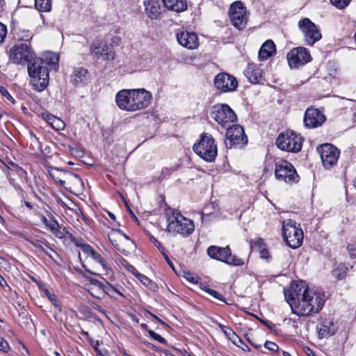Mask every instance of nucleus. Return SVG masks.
Masks as SVG:
<instances>
[{
    "instance_id": "nucleus-1",
    "label": "nucleus",
    "mask_w": 356,
    "mask_h": 356,
    "mask_svg": "<svg viewBox=\"0 0 356 356\" xmlns=\"http://www.w3.org/2000/svg\"><path fill=\"white\" fill-rule=\"evenodd\" d=\"M9 61L16 65L28 64V73L33 88L39 92L49 85V71L58 70V56L47 51L35 58L32 48L26 43L15 44L9 51Z\"/></svg>"
},
{
    "instance_id": "nucleus-2",
    "label": "nucleus",
    "mask_w": 356,
    "mask_h": 356,
    "mask_svg": "<svg viewBox=\"0 0 356 356\" xmlns=\"http://www.w3.org/2000/svg\"><path fill=\"white\" fill-rule=\"evenodd\" d=\"M284 298L292 313L302 317L318 313L325 303L324 293L309 289L302 281L292 282L284 289Z\"/></svg>"
},
{
    "instance_id": "nucleus-3",
    "label": "nucleus",
    "mask_w": 356,
    "mask_h": 356,
    "mask_svg": "<svg viewBox=\"0 0 356 356\" xmlns=\"http://www.w3.org/2000/svg\"><path fill=\"white\" fill-rule=\"evenodd\" d=\"M152 99V93L144 89H122L115 95L118 107L128 112H135L146 108Z\"/></svg>"
},
{
    "instance_id": "nucleus-4",
    "label": "nucleus",
    "mask_w": 356,
    "mask_h": 356,
    "mask_svg": "<svg viewBox=\"0 0 356 356\" xmlns=\"http://www.w3.org/2000/svg\"><path fill=\"white\" fill-rule=\"evenodd\" d=\"M167 221L165 231L172 235L189 236L195 230L193 221L184 217L178 210L169 208L165 211Z\"/></svg>"
},
{
    "instance_id": "nucleus-5",
    "label": "nucleus",
    "mask_w": 356,
    "mask_h": 356,
    "mask_svg": "<svg viewBox=\"0 0 356 356\" xmlns=\"http://www.w3.org/2000/svg\"><path fill=\"white\" fill-rule=\"evenodd\" d=\"M194 152L207 162H213L218 155V147L211 134H202L199 141L193 145Z\"/></svg>"
},
{
    "instance_id": "nucleus-6",
    "label": "nucleus",
    "mask_w": 356,
    "mask_h": 356,
    "mask_svg": "<svg viewBox=\"0 0 356 356\" xmlns=\"http://www.w3.org/2000/svg\"><path fill=\"white\" fill-rule=\"evenodd\" d=\"M282 236L289 247L296 249L302 245L304 234L295 220L287 219L282 222Z\"/></svg>"
},
{
    "instance_id": "nucleus-7",
    "label": "nucleus",
    "mask_w": 356,
    "mask_h": 356,
    "mask_svg": "<svg viewBox=\"0 0 356 356\" xmlns=\"http://www.w3.org/2000/svg\"><path fill=\"white\" fill-rule=\"evenodd\" d=\"M210 117L225 129L237 121L236 113L227 104H214L211 108Z\"/></svg>"
},
{
    "instance_id": "nucleus-8",
    "label": "nucleus",
    "mask_w": 356,
    "mask_h": 356,
    "mask_svg": "<svg viewBox=\"0 0 356 356\" xmlns=\"http://www.w3.org/2000/svg\"><path fill=\"white\" fill-rule=\"evenodd\" d=\"M208 255L213 259L224 262L228 265L238 266L244 264L243 259L232 254L229 246L219 247L211 245L207 248Z\"/></svg>"
},
{
    "instance_id": "nucleus-9",
    "label": "nucleus",
    "mask_w": 356,
    "mask_h": 356,
    "mask_svg": "<svg viewBox=\"0 0 356 356\" xmlns=\"http://www.w3.org/2000/svg\"><path fill=\"white\" fill-rule=\"evenodd\" d=\"M275 177L279 181L288 184H296L300 177L294 166L286 160L277 161L275 165Z\"/></svg>"
},
{
    "instance_id": "nucleus-10",
    "label": "nucleus",
    "mask_w": 356,
    "mask_h": 356,
    "mask_svg": "<svg viewBox=\"0 0 356 356\" xmlns=\"http://www.w3.org/2000/svg\"><path fill=\"white\" fill-rule=\"evenodd\" d=\"M225 144L227 148H241L248 143L243 128L236 123L227 127Z\"/></svg>"
},
{
    "instance_id": "nucleus-11",
    "label": "nucleus",
    "mask_w": 356,
    "mask_h": 356,
    "mask_svg": "<svg viewBox=\"0 0 356 356\" xmlns=\"http://www.w3.org/2000/svg\"><path fill=\"white\" fill-rule=\"evenodd\" d=\"M276 145L282 150L298 152L302 149V138L293 131L281 133L276 140Z\"/></svg>"
},
{
    "instance_id": "nucleus-12",
    "label": "nucleus",
    "mask_w": 356,
    "mask_h": 356,
    "mask_svg": "<svg viewBox=\"0 0 356 356\" xmlns=\"http://www.w3.org/2000/svg\"><path fill=\"white\" fill-rule=\"evenodd\" d=\"M298 27L303 34L305 42L307 45L314 44L322 38L319 29L309 18L300 20Z\"/></svg>"
},
{
    "instance_id": "nucleus-13",
    "label": "nucleus",
    "mask_w": 356,
    "mask_h": 356,
    "mask_svg": "<svg viewBox=\"0 0 356 356\" xmlns=\"http://www.w3.org/2000/svg\"><path fill=\"white\" fill-rule=\"evenodd\" d=\"M90 52L91 56L97 60L112 61L115 57L113 48L109 47L106 42L99 40L92 41L90 46Z\"/></svg>"
},
{
    "instance_id": "nucleus-14",
    "label": "nucleus",
    "mask_w": 356,
    "mask_h": 356,
    "mask_svg": "<svg viewBox=\"0 0 356 356\" xmlns=\"http://www.w3.org/2000/svg\"><path fill=\"white\" fill-rule=\"evenodd\" d=\"M229 17L232 25L238 30L243 29L247 24L246 8L241 1H235L229 8Z\"/></svg>"
},
{
    "instance_id": "nucleus-15",
    "label": "nucleus",
    "mask_w": 356,
    "mask_h": 356,
    "mask_svg": "<svg viewBox=\"0 0 356 356\" xmlns=\"http://www.w3.org/2000/svg\"><path fill=\"white\" fill-rule=\"evenodd\" d=\"M323 166L330 168L336 165L340 154L339 149L333 145L325 143L318 147Z\"/></svg>"
},
{
    "instance_id": "nucleus-16",
    "label": "nucleus",
    "mask_w": 356,
    "mask_h": 356,
    "mask_svg": "<svg viewBox=\"0 0 356 356\" xmlns=\"http://www.w3.org/2000/svg\"><path fill=\"white\" fill-rule=\"evenodd\" d=\"M289 65L291 68H298L312 60L309 52L305 47L292 49L286 55Z\"/></svg>"
},
{
    "instance_id": "nucleus-17",
    "label": "nucleus",
    "mask_w": 356,
    "mask_h": 356,
    "mask_svg": "<svg viewBox=\"0 0 356 356\" xmlns=\"http://www.w3.org/2000/svg\"><path fill=\"white\" fill-rule=\"evenodd\" d=\"M213 82L215 87L222 92L234 91L238 87L236 79L226 72L218 74Z\"/></svg>"
},
{
    "instance_id": "nucleus-18",
    "label": "nucleus",
    "mask_w": 356,
    "mask_h": 356,
    "mask_svg": "<svg viewBox=\"0 0 356 356\" xmlns=\"http://www.w3.org/2000/svg\"><path fill=\"white\" fill-rule=\"evenodd\" d=\"M178 43L188 49H195L199 47V39L195 32L184 29L179 30L176 33Z\"/></svg>"
},
{
    "instance_id": "nucleus-19",
    "label": "nucleus",
    "mask_w": 356,
    "mask_h": 356,
    "mask_svg": "<svg viewBox=\"0 0 356 356\" xmlns=\"http://www.w3.org/2000/svg\"><path fill=\"white\" fill-rule=\"evenodd\" d=\"M325 116L317 108H308L304 116V124L306 127L314 129L320 127L325 121Z\"/></svg>"
},
{
    "instance_id": "nucleus-20",
    "label": "nucleus",
    "mask_w": 356,
    "mask_h": 356,
    "mask_svg": "<svg viewBox=\"0 0 356 356\" xmlns=\"http://www.w3.org/2000/svg\"><path fill=\"white\" fill-rule=\"evenodd\" d=\"M337 330V325L330 317L322 318L316 325L318 336L320 339L328 338L334 335Z\"/></svg>"
},
{
    "instance_id": "nucleus-21",
    "label": "nucleus",
    "mask_w": 356,
    "mask_h": 356,
    "mask_svg": "<svg viewBox=\"0 0 356 356\" xmlns=\"http://www.w3.org/2000/svg\"><path fill=\"white\" fill-rule=\"evenodd\" d=\"M90 282L100 290L98 295H96L92 291H90V294L98 299L103 298L105 294L113 297V293H115L114 291H116V288L107 282L106 284H104L96 279H90Z\"/></svg>"
},
{
    "instance_id": "nucleus-22",
    "label": "nucleus",
    "mask_w": 356,
    "mask_h": 356,
    "mask_svg": "<svg viewBox=\"0 0 356 356\" xmlns=\"http://www.w3.org/2000/svg\"><path fill=\"white\" fill-rule=\"evenodd\" d=\"M276 52V47L271 40H266L261 47L258 58L260 61H264L271 57Z\"/></svg>"
},
{
    "instance_id": "nucleus-23",
    "label": "nucleus",
    "mask_w": 356,
    "mask_h": 356,
    "mask_svg": "<svg viewBox=\"0 0 356 356\" xmlns=\"http://www.w3.org/2000/svg\"><path fill=\"white\" fill-rule=\"evenodd\" d=\"M245 76L253 83L259 82L262 77V70L254 63H249L244 71Z\"/></svg>"
},
{
    "instance_id": "nucleus-24",
    "label": "nucleus",
    "mask_w": 356,
    "mask_h": 356,
    "mask_svg": "<svg viewBox=\"0 0 356 356\" xmlns=\"http://www.w3.org/2000/svg\"><path fill=\"white\" fill-rule=\"evenodd\" d=\"M146 14L152 19H156L161 13V6L159 0H147L144 2Z\"/></svg>"
},
{
    "instance_id": "nucleus-25",
    "label": "nucleus",
    "mask_w": 356,
    "mask_h": 356,
    "mask_svg": "<svg viewBox=\"0 0 356 356\" xmlns=\"http://www.w3.org/2000/svg\"><path fill=\"white\" fill-rule=\"evenodd\" d=\"M163 5L168 10L181 13L186 10L187 1L186 0H162Z\"/></svg>"
},
{
    "instance_id": "nucleus-26",
    "label": "nucleus",
    "mask_w": 356,
    "mask_h": 356,
    "mask_svg": "<svg viewBox=\"0 0 356 356\" xmlns=\"http://www.w3.org/2000/svg\"><path fill=\"white\" fill-rule=\"evenodd\" d=\"M43 119L56 131H61L65 129V124L60 118L49 113H43L42 114Z\"/></svg>"
},
{
    "instance_id": "nucleus-27",
    "label": "nucleus",
    "mask_w": 356,
    "mask_h": 356,
    "mask_svg": "<svg viewBox=\"0 0 356 356\" xmlns=\"http://www.w3.org/2000/svg\"><path fill=\"white\" fill-rule=\"evenodd\" d=\"M88 74L86 69L82 67H76L71 75V81L75 85L84 83L88 79Z\"/></svg>"
},
{
    "instance_id": "nucleus-28",
    "label": "nucleus",
    "mask_w": 356,
    "mask_h": 356,
    "mask_svg": "<svg viewBox=\"0 0 356 356\" xmlns=\"http://www.w3.org/2000/svg\"><path fill=\"white\" fill-rule=\"evenodd\" d=\"M69 239L77 247L81 248L82 252L86 254L87 257H90L94 248L89 244L86 243L81 238L75 237L71 233H68Z\"/></svg>"
},
{
    "instance_id": "nucleus-29",
    "label": "nucleus",
    "mask_w": 356,
    "mask_h": 356,
    "mask_svg": "<svg viewBox=\"0 0 356 356\" xmlns=\"http://www.w3.org/2000/svg\"><path fill=\"white\" fill-rule=\"evenodd\" d=\"M348 271V267L343 264H339L332 272V276L337 280H343L346 277Z\"/></svg>"
},
{
    "instance_id": "nucleus-30",
    "label": "nucleus",
    "mask_w": 356,
    "mask_h": 356,
    "mask_svg": "<svg viewBox=\"0 0 356 356\" xmlns=\"http://www.w3.org/2000/svg\"><path fill=\"white\" fill-rule=\"evenodd\" d=\"M35 7L40 12H49L51 8V0H35Z\"/></svg>"
},
{
    "instance_id": "nucleus-31",
    "label": "nucleus",
    "mask_w": 356,
    "mask_h": 356,
    "mask_svg": "<svg viewBox=\"0 0 356 356\" xmlns=\"http://www.w3.org/2000/svg\"><path fill=\"white\" fill-rule=\"evenodd\" d=\"M43 291L45 296L48 298L49 301L52 303V305L55 307L57 310L60 312L62 311V307L60 304V302L58 300L56 295L54 293H51L47 289H44Z\"/></svg>"
},
{
    "instance_id": "nucleus-32",
    "label": "nucleus",
    "mask_w": 356,
    "mask_h": 356,
    "mask_svg": "<svg viewBox=\"0 0 356 356\" xmlns=\"http://www.w3.org/2000/svg\"><path fill=\"white\" fill-rule=\"evenodd\" d=\"M90 257L94 260L96 262L99 263L102 266V268L106 270H110V268L109 266H108L106 260L102 257V255L97 252L95 249L94 250L92 251L91 255H90Z\"/></svg>"
},
{
    "instance_id": "nucleus-33",
    "label": "nucleus",
    "mask_w": 356,
    "mask_h": 356,
    "mask_svg": "<svg viewBox=\"0 0 356 356\" xmlns=\"http://www.w3.org/2000/svg\"><path fill=\"white\" fill-rule=\"evenodd\" d=\"M25 239L26 241L32 244L34 247H35L42 252H44L47 248H49L48 243L41 240H33L29 238H26Z\"/></svg>"
},
{
    "instance_id": "nucleus-34",
    "label": "nucleus",
    "mask_w": 356,
    "mask_h": 356,
    "mask_svg": "<svg viewBox=\"0 0 356 356\" xmlns=\"http://www.w3.org/2000/svg\"><path fill=\"white\" fill-rule=\"evenodd\" d=\"M46 255H47L51 260L54 261L56 264L60 265V261H62L60 255L51 248L49 246L47 248L44 252Z\"/></svg>"
},
{
    "instance_id": "nucleus-35",
    "label": "nucleus",
    "mask_w": 356,
    "mask_h": 356,
    "mask_svg": "<svg viewBox=\"0 0 356 356\" xmlns=\"http://www.w3.org/2000/svg\"><path fill=\"white\" fill-rule=\"evenodd\" d=\"M136 277L141 282V283L145 286L148 287L150 289H154L156 287V284L152 282L149 278L147 276L141 274L137 273Z\"/></svg>"
},
{
    "instance_id": "nucleus-36",
    "label": "nucleus",
    "mask_w": 356,
    "mask_h": 356,
    "mask_svg": "<svg viewBox=\"0 0 356 356\" xmlns=\"http://www.w3.org/2000/svg\"><path fill=\"white\" fill-rule=\"evenodd\" d=\"M204 291L209 293V295H211V296H213V298L223 302H226V300L225 298L223 297V296L220 293H219L218 292H217L216 291L213 290V289H209L208 287L205 288Z\"/></svg>"
},
{
    "instance_id": "nucleus-37",
    "label": "nucleus",
    "mask_w": 356,
    "mask_h": 356,
    "mask_svg": "<svg viewBox=\"0 0 356 356\" xmlns=\"http://www.w3.org/2000/svg\"><path fill=\"white\" fill-rule=\"evenodd\" d=\"M351 0H330L332 5L338 8L342 9L346 7Z\"/></svg>"
},
{
    "instance_id": "nucleus-38",
    "label": "nucleus",
    "mask_w": 356,
    "mask_h": 356,
    "mask_svg": "<svg viewBox=\"0 0 356 356\" xmlns=\"http://www.w3.org/2000/svg\"><path fill=\"white\" fill-rule=\"evenodd\" d=\"M148 333H149V336L152 338H153L154 340L158 341L159 342H160L161 343H163V344L166 343L167 341H166L165 339H164L163 337H161L159 334L156 333L153 330H148Z\"/></svg>"
},
{
    "instance_id": "nucleus-39",
    "label": "nucleus",
    "mask_w": 356,
    "mask_h": 356,
    "mask_svg": "<svg viewBox=\"0 0 356 356\" xmlns=\"http://www.w3.org/2000/svg\"><path fill=\"white\" fill-rule=\"evenodd\" d=\"M264 347L272 352L279 351V346L273 341H267L264 343Z\"/></svg>"
},
{
    "instance_id": "nucleus-40",
    "label": "nucleus",
    "mask_w": 356,
    "mask_h": 356,
    "mask_svg": "<svg viewBox=\"0 0 356 356\" xmlns=\"http://www.w3.org/2000/svg\"><path fill=\"white\" fill-rule=\"evenodd\" d=\"M59 224L56 220L54 218H51L49 220V222L47 226L48 229H50L51 232H53L54 230H56L57 228H59Z\"/></svg>"
},
{
    "instance_id": "nucleus-41",
    "label": "nucleus",
    "mask_w": 356,
    "mask_h": 356,
    "mask_svg": "<svg viewBox=\"0 0 356 356\" xmlns=\"http://www.w3.org/2000/svg\"><path fill=\"white\" fill-rule=\"evenodd\" d=\"M0 93L13 104L15 103L14 98L10 95L8 91L3 86H0Z\"/></svg>"
},
{
    "instance_id": "nucleus-42",
    "label": "nucleus",
    "mask_w": 356,
    "mask_h": 356,
    "mask_svg": "<svg viewBox=\"0 0 356 356\" xmlns=\"http://www.w3.org/2000/svg\"><path fill=\"white\" fill-rule=\"evenodd\" d=\"M7 35L6 26L0 22V43L3 42Z\"/></svg>"
},
{
    "instance_id": "nucleus-43",
    "label": "nucleus",
    "mask_w": 356,
    "mask_h": 356,
    "mask_svg": "<svg viewBox=\"0 0 356 356\" xmlns=\"http://www.w3.org/2000/svg\"><path fill=\"white\" fill-rule=\"evenodd\" d=\"M184 277L187 281L193 284H196L198 282V278L190 272H184Z\"/></svg>"
},
{
    "instance_id": "nucleus-44",
    "label": "nucleus",
    "mask_w": 356,
    "mask_h": 356,
    "mask_svg": "<svg viewBox=\"0 0 356 356\" xmlns=\"http://www.w3.org/2000/svg\"><path fill=\"white\" fill-rule=\"evenodd\" d=\"M109 241L120 252H124L125 250L120 246V244L117 242V240L114 238L113 235L109 236Z\"/></svg>"
},
{
    "instance_id": "nucleus-45",
    "label": "nucleus",
    "mask_w": 356,
    "mask_h": 356,
    "mask_svg": "<svg viewBox=\"0 0 356 356\" xmlns=\"http://www.w3.org/2000/svg\"><path fill=\"white\" fill-rule=\"evenodd\" d=\"M149 240L151 242L159 249V250L162 252L165 250V248L163 247L161 243L153 236L149 237Z\"/></svg>"
},
{
    "instance_id": "nucleus-46",
    "label": "nucleus",
    "mask_w": 356,
    "mask_h": 356,
    "mask_svg": "<svg viewBox=\"0 0 356 356\" xmlns=\"http://www.w3.org/2000/svg\"><path fill=\"white\" fill-rule=\"evenodd\" d=\"M10 349L8 343L3 338L0 337V350L7 353Z\"/></svg>"
},
{
    "instance_id": "nucleus-47",
    "label": "nucleus",
    "mask_w": 356,
    "mask_h": 356,
    "mask_svg": "<svg viewBox=\"0 0 356 356\" xmlns=\"http://www.w3.org/2000/svg\"><path fill=\"white\" fill-rule=\"evenodd\" d=\"M347 250L350 254V256L353 258L356 257V245L353 244H348Z\"/></svg>"
},
{
    "instance_id": "nucleus-48",
    "label": "nucleus",
    "mask_w": 356,
    "mask_h": 356,
    "mask_svg": "<svg viewBox=\"0 0 356 356\" xmlns=\"http://www.w3.org/2000/svg\"><path fill=\"white\" fill-rule=\"evenodd\" d=\"M124 266L126 267V268H127L129 272H131V273H133L136 277V274H137V273H139L136 270V268H135L133 265H131V264H129V263H128L127 261H124Z\"/></svg>"
},
{
    "instance_id": "nucleus-49",
    "label": "nucleus",
    "mask_w": 356,
    "mask_h": 356,
    "mask_svg": "<svg viewBox=\"0 0 356 356\" xmlns=\"http://www.w3.org/2000/svg\"><path fill=\"white\" fill-rule=\"evenodd\" d=\"M162 254V255L163 256V257L165 258L166 262L168 263V264L170 266V268L175 270V266L173 265V263L172 261L170 260V259L169 258V257L168 256L167 253L165 252V250H164L163 252H161Z\"/></svg>"
},
{
    "instance_id": "nucleus-50",
    "label": "nucleus",
    "mask_w": 356,
    "mask_h": 356,
    "mask_svg": "<svg viewBox=\"0 0 356 356\" xmlns=\"http://www.w3.org/2000/svg\"><path fill=\"white\" fill-rule=\"evenodd\" d=\"M52 233L58 238H63L65 237V234H63V232L60 230V227L57 228Z\"/></svg>"
},
{
    "instance_id": "nucleus-51",
    "label": "nucleus",
    "mask_w": 356,
    "mask_h": 356,
    "mask_svg": "<svg viewBox=\"0 0 356 356\" xmlns=\"http://www.w3.org/2000/svg\"><path fill=\"white\" fill-rule=\"evenodd\" d=\"M92 307H93L95 310L98 311L99 312H100V313H102V314H106V311H105L104 309H103L102 308V307H101V306H99V305H97V304H95V303H94V304H92Z\"/></svg>"
},
{
    "instance_id": "nucleus-52",
    "label": "nucleus",
    "mask_w": 356,
    "mask_h": 356,
    "mask_svg": "<svg viewBox=\"0 0 356 356\" xmlns=\"http://www.w3.org/2000/svg\"><path fill=\"white\" fill-rule=\"evenodd\" d=\"M116 234H119L122 237H124L126 240L131 241L130 238L125 233H124L122 230L118 229L116 231Z\"/></svg>"
},
{
    "instance_id": "nucleus-53",
    "label": "nucleus",
    "mask_w": 356,
    "mask_h": 356,
    "mask_svg": "<svg viewBox=\"0 0 356 356\" xmlns=\"http://www.w3.org/2000/svg\"><path fill=\"white\" fill-rule=\"evenodd\" d=\"M260 255L261 258L266 259L268 257V252L266 249H263L260 252Z\"/></svg>"
},
{
    "instance_id": "nucleus-54",
    "label": "nucleus",
    "mask_w": 356,
    "mask_h": 356,
    "mask_svg": "<svg viewBox=\"0 0 356 356\" xmlns=\"http://www.w3.org/2000/svg\"><path fill=\"white\" fill-rule=\"evenodd\" d=\"M91 284L92 286L90 289L89 292L90 293V291H92L95 294L98 295L100 290L97 286H95L92 283Z\"/></svg>"
},
{
    "instance_id": "nucleus-55",
    "label": "nucleus",
    "mask_w": 356,
    "mask_h": 356,
    "mask_svg": "<svg viewBox=\"0 0 356 356\" xmlns=\"http://www.w3.org/2000/svg\"><path fill=\"white\" fill-rule=\"evenodd\" d=\"M51 177L54 179L55 181L58 183L61 186H64L65 184V181L60 179L58 178H55L53 175V174H51Z\"/></svg>"
},
{
    "instance_id": "nucleus-56",
    "label": "nucleus",
    "mask_w": 356,
    "mask_h": 356,
    "mask_svg": "<svg viewBox=\"0 0 356 356\" xmlns=\"http://www.w3.org/2000/svg\"><path fill=\"white\" fill-rule=\"evenodd\" d=\"M0 286L2 287L8 286L7 282L1 275H0Z\"/></svg>"
},
{
    "instance_id": "nucleus-57",
    "label": "nucleus",
    "mask_w": 356,
    "mask_h": 356,
    "mask_svg": "<svg viewBox=\"0 0 356 356\" xmlns=\"http://www.w3.org/2000/svg\"><path fill=\"white\" fill-rule=\"evenodd\" d=\"M41 221L47 227L49 222V220H48L45 216H42L41 217Z\"/></svg>"
},
{
    "instance_id": "nucleus-58",
    "label": "nucleus",
    "mask_w": 356,
    "mask_h": 356,
    "mask_svg": "<svg viewBox=\"0 0 356 356\" xmlns=\"http://www.w3.org/2000/svg\"><path fill=\"white\" fill-rule=\"evenodd\" d=\"M24 205L30 209H33V204L28 201H24Z\"/></svg>"
},
{
    "instance_id": "nucleus-59",
    "label": "nucleus",
    "mask_w": 356,
    "mask_h": 356,
    "mask_svg": "<svg viewBox=\"0 0 356 356\" xmlns=\"http://www.w3.org/2000/svg\"><path fill=\"white\" fill-rule=\"evenodd\" d=\"M3 6H4V1L3 0H0V14L3 10Z\"/></svg>"
},
{
    "instance_id": "nucleus-60",
    "label": "nucleus",
    "mask_w": 356,
    "mask_h": 356,
    "mask_svg": "<svg viewBox=\"0 0 356 356\" xmlns=\"http://www.w3.org/2000/svg\"><path fill=\"white\" fill-rule=\"evenodd\" d=\"M262 323L266 325L268 328L271 329V327H270V322L268 321H262Z\"/></svg>"
},
{
    "instance_id": "nucleus-61",
    "label": "nucleus",
    "mask_w": 356,
    "mask_h": 356,
    "mask_svg": "<svg viewBox=\"0 0 356 356\" xmlns=\"http://www.w3.org/2000/svg\"><path fill=\"white\" fill-rule=\"evenodd\" d=\"M151 315L152 316V317H153L155 320H156V321H158L161 322L162 324H164V322H163L160 318H159V317H158L157 316H156V315H154V314H151Z\"/></svg>"
},
{
    "instance_id": "nucleus-62",
    "label": "nucleus",
    "mask_w": 356,
    "mask_h": 356,
    "mask_svg": "<svg viewBox=\"0 0 356 356\" xmlns=\"http://www.w3.org/2000/svg\"><path fill=\"white\" fill-rule=\"evenodd\" d=\"M120 352L123 356H130L124 349L120 350Z\"/></svg>"
},
{
    "instance_id": "nucleus-63",
    "label": "nucleus",
    "mask_w": 356,
    "mask_h": 356,
    "mask_svg": "<svg viewBox=\"0 0 356 356\" xmlns=\"http://www.w3.org/2000/svg\"><path fill=\"white\" fill-rule=\"evenodd\" d=\"M163 354H164V355H165V356H175V355H174L171 354L170 353H169V352H168V351H167V350H165V351L163 352Z\"/></svg>"
},
{
    "instance_id": "nucleus-64",
    "label": "nucleus",
    "mask_w": 356,
    "mask_h": 356,
    "mask_svg": "<svg viewBox=\"0 0 356 356\" xmlns=\"http://www.w3.org/2000/svg\"><path fill=\"white\" fill-rule=\"evenodd\" d=\"M282 356H291V354L286 351L282 350Z\"/></svg>"
}]
</instances>
